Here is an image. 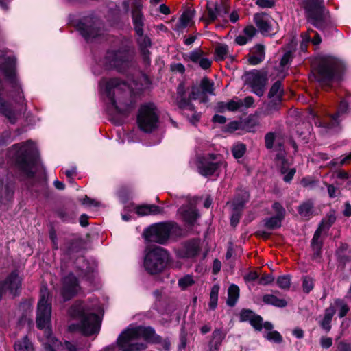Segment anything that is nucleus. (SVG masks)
Returning a JSON list of instances; mask_svg holds the SVG:
<instances>
[{
	"label": "nucleus",
	"mask_w": 351,
	"mask_h": 351,
	"mask_svg": "<svg viewBox=\"0 0 351 351\" xmlns=\"http://www.w3.org/2000/svg\"><path fill=\"white\" fill-rule=\"evenodd\" d=\"M49 292L46 287H42L40 293L36 311V326L40 329H45V337L43 339V344L49 351H55L62 346V343L53 337L51 330L49 328L51 322V306L49 300Z\"/></svg>",
	"instance_id": "obj_1"
},
{
	"label": "nucleus",
	"mask_w": 351,
	"mask_h": 351,
	"mask_svg": "<svg viewBox=\"0 0 351 351\" xmlns=\"http://www.w3.org/2000/svg\"><path fill=\"white\" fill-rule=\"evenodd\" d=\"M143 338L148 343H154L159 339L154 329L152 327L136 326L128 328L119 336L117 343L121 351H143L147 348V345L142 342H134L135 340Z\"/></svg>",
	"instance_id": "obj_2"
},
{
	"label": "nucleus",
	"mask_w": 351,
	"mask_h": 351,
	"mask_svg": "<svg viewBox=\"0 0 351 351\" xmlns=\"http://www.w3.org/2000/svg\"><path fill=\"white\" fill-rule=\"evenodd\" d=\"M99 86H105L106 93L119 112L125 113L133 108L131 104H129L124 100L125 94L123 92L128 88L125 83L121 82L117 79L103 80L99 83Z\"/></svg>",
	"instance_id": "obj_3"
},
{
	"label": "nucleus",
	"mask_w": 351,
	"mask_h": 351,
	"mask_svg": "<svg viewBox=\"0 0 351 351\" xmlns=\"http://www.w3.org/2000/svg\"><path fill=\"white\" fill-rule=\"evenodd\" d=\"M71 317L80 319V330L86 335L97 333L100 328L101 320L95 313H89L82 302L75 303L69 310Z\"/></svg>",
	"instance_id": "obj_4"
},
{
	"label": "nucleus",
	"mask_w": 351,
	"mask_h": 351,
	"mask_svg": "<svg viewBox=\"0 0 351 351\" xmlns=\"http://www.w3.org/2000/svg\"><path fill=\"white\" fill-rule=\"evenodd\" d=\"M169 260L167 252L160 247L149 248L146 254L144 267L152 274L160 272Z\"/></svg>",
	"instance_id": "obj_5"
},
{
	"label": "nucleus",
	"mask_w": 351,
	"mask_h": 351,
	"mask_svg": "<svg viewBox=\"0 0 351 351\" xmlns=\"http://www.w3.org/2000/svg\"><path fill=\"white\" fill-rule=\"evenodd\" d=\"M176 228L173 222H161L153 224L147 228L143 236L148 242L165 244L169 238L171 232Z\"/></svg>",
	"instance_id": "obj_6"
},
{
	"label": "nucleus",
	"mask_w": 351,
	"mask_h": 351,
	"mask_svg": "<svg viewBox=\"0 0 351 351\" xmlns=\"http://www.w3.org/2000/svg\"><path fill=\"white\" fill-rule=\"evenodd\" d=\"M302 7L308 21L316 27L322 28L326 17L324 0H304Z\"/></svg>",
	"instance_id": "obj_7"
},
{
	"label": "nucleus",
	"mask_w": 351,
	"mask_h": 351,
	"mask_svg": "<svg viewBox=\"0 0 351 351\" xmlns=\"http://www.w3.org/2000/svg\"><path fill=\"white\" fill-rule=\"evenodd\" d=\"M158 119L156 108L153 104H145L140 108L137 123L141 130L145 132H152L156 128Z\"/></svg>",
	"instance_id": "obj_8"
},
{
	"label": "nucleus",
	"mask_w": 351,
	"mask_h": 351,
	"mask_svg": "<svg viewBox=\"0 0 351 351\" xmlns=\"http://www.w3.org/2000/svg\"><path fill=\"white\" fill-rule=\"evenodd\" d=\"M23 155L19 161L22 171L27 177H32L36 169V161L33 158L34 146L33 143L28 141L21 147Z\"/></svg>",
	"instance_id": "obj_9"
},
{
	"label": "nucleus",
	"mask_w": 351,
	"mask_h": 351,
	"mask_svg": "<svg viewBox=\"0 0 351 351\" xmlns=\"http://www.w3.org/2000/svg\"><path fill=\"white\" fill-rule=\"evenodd\" d=\"M244 80L252 88L254 93L259 97L263 95L267 82L266 73L256 70L247 72L244 75Z\"/></svg>",
	"instance_id": "obj_10"
},
{
	"label": "nucleus",
	"mask_w": 351,
	"mask_h": 351,
	"mask_svg": "<svg viewBox=\"0 0 351 351\" xmlns=\"http://www.w3.org/2000/svg\"><path fill=\"white\" fill-rule=\"evenodd\" d=\"M177 104L182 110L183 114L187 117L192 124L197 123L200 118V114L194 110L193 106L191 104L190 100L184 97V86L180 84L178 87Z\"/></svg>",
	"instance_id": "obj_11"
},
{
	"label": "nucleus",
	"mask_w": 351,
	"mask_h": 351,
	"mask_svg": "<svg viewBox=\"0 0 351 351\" xmlns=\"http://www.w3.org/2000/svg\"><path fill=\"white\" fill-rule=\"evenodd\" d=\"M221 167H226V163L218 158V156L210 154L204 157L198 165L199 172L204 176L213 175Z\"/></svg>",
	"instance_id": "obj_12"
},
{
	"label": "nucleus",
	"mask_w": 351,
	"mask_h": 351,
	"mask_svg": "<svg viewBox=\"0 0 351 351\" xmlns=\"http://www.w3.org/2000/svg\"><path fill=\"white\" fill-rule=\"evenodd\" d=\"M130 56L126 51H108L105 57V64L108 67H114L122 71L128 65Z\"/></svg>",
	"instance_id": "obj_13"
},
{
	"label": "nucleus",
	"mask_w": 351,
	"mask_h": 351,
	"mask_svg": "<svg viewBox=\"0 0 351 351\" xmlns=\"http://www.w3.org/2000/svg\"><path fill=\"white\" fill-rule=\"evenodd\" d=\"M77 27L80 34L86 40L96 38L100 32L99 21L90 16L82 19L79 22Z\"/></svg>",
	"instance_id": "obj_14"
},
{
	"label": "nucleus",
	"mask_w": 351,
	"mask_h": 351,
	"mask_svg": "<svg viewBox=\"0 0 351 351\" xmlns=\"http://www.w3.org/2000/svg\"><path fill=\"white\" fill-rule=\"evenodd\" d=\"M337 60L331 57L323 58L319 62L317 68L318 77L319 81H330L337 69Z\"/></svg>",
	"instance_id": "obj_15"
},
{
	"label": "nucleus",
	"mask_w": 351,
	"mask_h": 351,
	"mask_svg": "<svg viewBox=\"0 0 351 351\" xmlns=\"http://www.w3.org/2000/svg\"><path fill=\"white\" fill-rule=\"evenodd\" d=\"M142 8L141 0H133L132 3V19L137 35H142L143 33L145 18L142 13Z\"/></svg>",
	"instance_id": "obj_16"
},
{
	"label": "nucleus",
	"mask_w": 351,
	"mask_h": 351,
	"mask_svg": "<svg viewBox=\"0 0 351 351\" xmlns=\"http://www.w3.org/2000/svg\"><path fill=\"white\" fill-rule=\"evenodd\" d=\"M78 280L72 274H69L62 280V295L64 300H69L78 291Z\"/></svg>",
	"instance_id": "obj_17"
},
{
	"label": "nucleus",
	"mask_w": 351,
	"mask_h": 351,
	"mask_svg": "<svg viewBox=\"0 0 351 351\" xmlns=\"http://www.w3.org/2000/svg\"><path fill=\"white\" fill-rule=\"evenodd\" d=\"M254 22L263 34L269 35L274 33L273 25L274 21L268 14L265 13L254 14Z\"/></svg>",
	"instance_id": "obj_18"
},
{
	"label": "nucleus",
	"mask_w": 351,
	"mask_h": 351,
	"mask_svg": "<svg viewBox=\"0 0 351 351\" xmlns=\"http://www.w3.org/2000/svg\"><path fill=\"white\" fill-rule=\"evenodd\" d=\"M283 94L284 90L282 88L281 82L280 81L276 82L271 87L268 94L269 99L268 108L269 111L278 109V106L282 101Z\"/></svg>",
	"instance_id": "obj_19"
},
{
	"label": "nucleus",
	"mask_w": 351,
	"mask_h": 351,
	"mask_svg": "<svg viewBox=\"0 0 351 351\" xmlns=\"http://www.w3.org/2000/svg\"><path fill=\"white\" fill-rule=\"evenodd\" d=\"M276 162L278 166L280 167L282 174H285L283 178L284 181L290 182L295 173V169H289V163L285 159V152H280L276 157Z\"/></svg>",
	"instance_id": "obj_20"
},
{
	"label": "nucleus",
	"mask_w": 351,
	"mask_h": 351,
	"mask_svg": "<svg viewBox=\"0 0 351 351\" xmlns=\"http://www.w3.org/2000/svg\"><path fill=\"white\" fill-rule=\"evenodd\" d=\"M200 250L199 241L191 240L185 243L178 250V256L181 258H191L196 256Z\"/></svg>",
	"instance_id": "obj_21"
},
{
	"label": "nucleus",
	"mask_w": 351,
	"mask_h": 351,
	"mask_svg": "<svg viewBox=\"0 0 351 351\" xmlns=\"http://www.w3.org/2000/svg\"><path fill=\"white\" fill-rule=\"evenodd\" d=\"M265 47L263 45L258 44L251 48L247 56V60L250 64L257 65L265 60Z\"/></svg>",
	"instance_id": "obj_22"
},
{
	"label": "nucleus",
	"mask_w": 351,
	"mask_h": 351,
	"mask_svg": "<svg viewBox=\"0 0 351 351\" xmlns=\"http://www.w3.org/2000/svg\"><path fill=\"white\" fill-rule=\"evenodd\" d=\"M227 13L228 11L226 8L224 12H221L216 3L208 2L206 3V14L202 19L208 24L215 21L218 17L224 19V15Z\"/></svg>",
	"instance_id": "obj_23"
},
{
	"label": "nucleus",
	"mask_w": 351,
	"mask_h": 351,
	"mask_svg": "<svg viewBox=\"0 0 351 351\" xmlns=\"http://www.w3.org/2000/svg\"><path fill=\"white\" fill-rule=\"evenodd\" d=\"M178 214L189 225H193L199 217L197 210L191 205L181 206L178 209Z\"/></svg>",
	"instance_id": "obj_24"
},
{
	"label": "nucleus",
	"mask_w": 351,
	"mask_h": 351,
	"mask_svg": "<svg viewBox=\"0 0 351 351\" xmlns=\"http://www.w3.org/2000/svg\"><path fill=\"white\" fill-rule=\"evenodd\" d=\"M226 335V333L222 330L215 329L212 333L211 339L208 343V351H219Z\"/></svg>",
	"instance_id": "obj_25"
},
{
	"label": "nucleus",
	"mask_w": 351,
	"mask_h": 351,
	"mask_svg": "<svg viewBox=\"0 0 351 351\" xmlns=\"http://www.w3.org/2000/svg\"><path fill=\"white\" fill-rule=\"evenodd\" d=\"M348 108V103L346 101H342L339 104L337 112L331 115L329 117L330 121L324 122V127L326 128H333L335 126L338 125L339 121L338 120V118L340 117V115L344 114L346 112Z\"/></svg>",
	"instance_id": "obj_26"
},
{
	"label": "nucleus",
	"mask_w": 351,
	"mask_h": 351,
	"mask_svg": "<svg viewBox=\"0 0 351 351\" xmlns=\"http://www.w3.org/2000/svg\"><path fill=\"white\" fill-rule=\"evenodd\" d=\"M163 209L154 204H143L136 208V213L139 216L156 215L162 213Z\"/></svg>",
	"instance_id": "obj_27"
},
{
	"label": "nucleus",
	"mask_w": 351,
	"mask_h": 351,
	"mask_svg": "<svg viewBox=\"0 0 351 351\" xmlns=\"http://www.w3.org/2000/svg\"><path fill=\"white\" fill-rule=\"evenodd\" d=\"M324 221H322L318 228L315 231L311 241V246L317 254H319L322 247V241L320 239L321 234L324 230Z\"/></svg>",
	"instance_id": "obj_28"
},
{
	"label": "nucleus",
	"mask_w": 351,
	"mask_h": 351,
	"mask_svg": "<svg viewBox=\"0 0 351 351\" xmlns=\"http://www.w3.org/2000/svg\"><path fill=\"white\" fill-rule=\"evenodd\" d=\"M335 313V309L332 306H330L325 310L324 318L320 322V326L326 332H329L331 329L330 324Z\"/></svg>",
	"instance_id": "obj_29"
},
{
	"label": "nucleus",
	"mask_w": 351,
	"mask_h": 351,
	"mask_svg": "<svg viewBox=\"0 0 351 351\" xmlns=\"http://www.w3.org/2000/svg\"><path fill=\"white\" fill-rule=\"evenodd\" d=\"M193 14L191 12H185L180 16L179 21L175 25L174 29L176 31H182L186 27L189 26L191 23Z\"/></svg>",
	"instance_id": "obj_30"
},
{
	"label": "nucleus",
	"mask_w": 351,
	"mask_h": 351,
	"mask_svg": "<svg viewBox=\"0 0 351 351\" xmlns=\"http://www.w3.org/2000/svg\"><path fill=\"white\" fill-rule=\"evenodd\" d=\"M14 351H34V348L27 337H23L16 341L14 346Z\"/></svg>",
	"instance_id": "obj_31"
},
{
	"label": "nucleus",
	"mask_w": 351,
	"mask_h": 351,
	"mask_svg": "<svg viewBox=\"0 0 351 351\" xmlns=\"http://www.w3.org/2000/svg\"><path fill=\"white\" fill-rule=\"evenodd\" d=\"M263 301L267 304L273 305L276 307H285L287 302L285 299L278 298L272 294H266L263 297Z\"/></svg>",
	"instance_id": "obj_32"
},
{
	"label": "nucleus",
	"mask_w": 351,
	"mask_h": 351,
	"mask_svg": "<svg viewBox=\"0 0 351 351\" xmlns=\"http://www.w3.org/2000/svg\"><path fill=\"white\" fill-rule=\"evenodd\" d=\"M138 36H139L138 42L141 49L143 58L146 61L149 60V52L147 49V47L151 46V40L148 37L144 36L143 34L142 35Z\"/></svg>",
	"instance_id": "obj_33"
},
{
	"label": "nucleus",
	"mask_w": 351,
	"mask_h": 351,
	"mask_svg": "<svg viewBox=\"0 0 351 351\" xmlns=\"http://www.w3.org/2000/svg\"><path fill=\"white\" fill-rule=\"evenodd\" d=\"M0 112L5 115L11 123H14L16 119L15 112L12 110L8 105L0 97Z\"/></svg>",
	"instance_id": "obj_34"
},
{
	"label": "nucleus",
	"mask_w": 351,
	"mask_h": 351,
	"mask_svg": "<svg viewBox=\"0 0 351 351\" xmlns=\"http://www.w3.org/2000/svg\"><path fill=\"white\" fill-rule=\"evenodd\" d=\"M228 298L227 300V304L230 306H233L239 295V289L235 285H232L228 288Z\"/></svg>",
	"instance_id": "obj_35"
},
{
	"label": "nucleus",
	"mask_w": 351,
	"mask_h": 351,
	"mask_svg": "<svg viewBox=\"0 0 351 351\" xmlns=\"http://www.w3.org/2000/svg\"><path fill=\"white\" fill-rule=\"evenodd\" d=\"M229 55V48L226 45L220 44L215 47V59L217 61H221L228 58Z\"/></svg>",
	"instance_id": "obj_36"
},
{
	"label": "nucleus",
	"mask_w": 351,
	"mask_h": 351,
	"mask_svg": "<svg viewBox=\"0 0 351 351\" xmlns=\"http://www.w3.org/2000/svg\"><path fill=\"white\" fill-rule=\"evenodd\" d=\"M219 291V287L217 285H213L211 288L210 293L209 307L212 310H215L217 306Z\"/></svg>",
	"instance_id": "obj_37"
},
{
	"label": "nucleus",
	"mask_w": 351,
	"mask_h": 351,
	"mask_svg": "<svg viewBox=\"0 0 351 351\" xmlns=\"http://www.w3.org/2000/svg\"><path fill=\"white\" fill-rule=\"evenodd\" d=\"M200 87L204 93L214 95V83L207 77H204L200 82Z\"/></svg>",
	"instance_id": "obj_38"
},
{
	"label": "nucleus",
	"mask_w": 351,
	"mask_h": 351,
	"mask_svg": "<svg viewBox=\"0 0 351 351\" xmlns=\"http://www.w3.org/2000/svg\"><path fill=\"white\" fill-rule=\"evenodd\" d=\"M228 110L230 112H235L237 110H243V100L239 99L238 97H234L232 99L228 101Z\"/></svg>",
	"instance_id": "obj_39"
},
{
	"label": "nucleus",
	"mask_w": 351,
	"mask_h": 351,
	"mask_svg": "<svg viewBox=\"0 0 351 351\" xmlns=\"http://www.w3.org/2000/svg\"><path fill=\"white\" fill-rule=\"evenodd\" d=\"M313 207V203L308 201L299 206L298 212L302 217H307L311 215Z\"/></svg>",
	"instance_id": "obj_40"
},
{
	"label": "nucleus",
	"mask_w": 351,
	"mask_h": 351,
	"mask_svg": "<svg viewBox=\"0 0 351 351\" xmlns=\"http://www.w3.org/2000/svg\"><path fill=\"white\" fill-rule=\"evenodd\" d=\"M282 217L279 216L272 217L265 221V226L271 230L278 228L281 226V221L282 220Z\"/></svg>",
	"instance_id": "obj_41"
},
{
	"label": "nucleus",
	"mask_w": 351,
	"mask_h": 351,
	"mask_svg": "<svg viewBox=\"0 0 351 351\" xmlns=\"http://www.w3.org/2000/svg\"><path fill=\"white\" fill-rule=\"evenodd\" d=\"M264 337L268 341L276 343H281L283 341L282 335L276 330L267 332L264 335Z\"/></svg>",
	"instance_id": "obj_42"
},
{
	"label": "nucleus",
	"mask_w": 351,
	"mask_h": 351,
	"mask_svg": "<svg viewBox=\"0 0 351 351\" xmlns=\"http://www.w3.org/2000/svg\"><path fill=\"white\" fill-rule=\"evenodd\" d=\"M204 56V52L200 49H196L189 54V58L195 63H198Z\"/></svg>",
	"instance_id": "obj_43"
},
{
	"label": "nucleus",
	"mask_w": 351,
	"mask_h": 351,
	"mask_svg": "<svg viewBox=\"0 0 351 351\" xmlns=\"http://www.w3.org/2000/svg\"><path fill=\"white\" fill-rule=\"evenodd\" d=\"M194 284V280L192 276L187 275L178 280L179 286L184 289Z\"/></svg>",
	"instance_id": "obj_44"
},
{
	"label": "nucleus",
	"mask_w": 351,
	"mask_h": 351,
	"mask_svg": "<svg viewBox=\"0 0 351 351\" xmlns=\"http://www.w3.org/2000/svg\"><path fill=\"white\" fill-rule=\"evenodd\" d=\"M246 150L245 146L243 144H238L234 145L232 149V152L234 158H240L245 154Z\"/></svg>",
	"instance_id": "obj_45"
},
{
	"label": "nucleus",
	"mask_w": 351,
	"mask_h": 351,
	"mask_svg": "<svg viewBox=\"0 0 351 351\" xmlns=\"http://www.w3.org/2000/svg\"><path fill=\"white\" fill-rule=\"evenodd\" d=\"M277 284L280 288L288 289L290 287L291 280L289 276H282L277 279Z\"/></svg>",
	"instance_id": "obj_46"
},
{
	"label": "nucleus",
	"mask_w": 351,
	"mask_h": 351,
	"mask_svg": "<svg viewBox=\"0 0 351 351\" xmlns=\"http://www.w3.org/2000/svg\"><path fill=\"white\" fill-rule=\"evenodd\" d=\"M256 314L251 310L243 309L240 313V320L241 322H250Z\"/></svg>",
	"instance_id": "obj_47"
},
{
	"label": "nucleus",
	"mask_w": 351,
	"mask_h": 351,
	"mask_svg": "<svg viewBox=\"0 0 351 351\" xmlns=\"http://www.w3.org/2000/svg\"><path fill=\"white\" fill-rule=\"evenodd\" d=\"M277 135L274 132H269L265 136V146L268 149L274 147V142L276 140Z\"/></svg>",
	"instance_id": "obj_48"
},
{
	"label": "nucleus",
	"mask_w": 351,
	"mask_h": 351,
	"mask_svg": "<svg viewBox=\"0 0 351 351\" xmlns=\"http://www.w3.org/2000/svg\"><path fill=\"white\" fill-rule=\"evenodd\" d=\"M335 304L339 306V316L342 318L348 313L349 307L348 305L341 300H335Z\"/></svg>",
	"instance_id": "obj_49"
},
{
	"label": "nucleus",
	"mask_w": 351,
	"mask_h": 351,
	"mask_svg": "<svg viewBox=\"0 0 351 351\" xmlns=\"http://www.w3.org/2000/svg\"><path fill=\"white\" fill-rule=\"evenodd\" d=\"M250 323L256 330L260 331L263 328V319L260 315H255Z\"/></svg>",
	"instance_id": "obj_50"
},
{
	"label": "nucleus",
	"mask_w": 351,
	"mask_h": 351,
	"mask_svg": "<svg viewBox=\"0 0 351 351\" xmlns=\"http://www.w3.org/2000/svg\"><path fill=\"white\" fill-rule=\"evenodd\" d=\"M303 290L306 293H309L313 288V280L310 278H304L302 282Z\"/></svg>",
	"instance_id": "obj_51"
},
{
	"label": "nucleus",
	"mask_w": 351,
	"mask_h": 351,
	"mask_svg": "<svg viewBox=\"0 0 351 351\" xmlns=\"http://www.w3.org/2000/svg\"><path fill=\"white\" fill-rule=\"evenodd\" d=\"M292 59V55L290 51L286 52L284 56H282L280 65L282 69H284L291 60Z\"/></svg>",
	"instance_id": "obj_52"
},
{
	"label": "nucleus",
	"mask_w": 351,
	"mask_h": 351,
	"mask_svg": "<svg viewBox=\"0 0 351 351\" xmlns=\"http://www.w3.org/2000/svg\"><path fill=\"white\" fill-rule=\"evenodd\" d=\"M256 5L262 8H269L274 5V0H256Z\"/></svg>",
	"instance_id": "obj_53"
},
{
	"label": "nucleus",
	"mask_w": 351,
	"mask_h": 351,
	"mask_svg": "<svg viewBox=\"0 0 351 351\" xmlns=\"http://www.w3.org/2000/svg\"><path fill=\"white\" fill-rule=\"evenodd\" d=\"M243 33L250 39V40L253 38V36L256 34V28L252 25L247 26L244 29Z\"/></svg>",
	"instance_id": "obj_54"
},
{
	"label": "nucleus",
	"mask_w": 351,
	"mask_h": 351,
	"mask_svg": "<svg viewBox=\"0 0 351 351\" xmlns=\"http://www.w3.org/2000/svg\"><path fill=\"white\" fill-rule=\"evenodd\" d=\"M332 344V339L330 337H322L320 339V345L322 348H329Z\"/></svg>",
	"instance_id": "obj_55"
},
{
	"label": "nucleus",
	"mask_w": 351,
	"mask_h": 351,
	"mask_svg": "<svg viewBox=\"0 0 351 351\" xmlns=\"http://www.w3.org/2000/svg\"><path fill=\"white\" fill-rule=\"evenodd\" d=\"M273 209L276 213V215L284 218L285 210L280 204L276 202L273 204Z\"/></svg>",
	"instance_id": "obj_56"
},
{
	"label": "nucleus",
	"mask_w": 351,
	"mask_h": 351,
	"mask_svg": "<svg viewBox=\"0 0 351 351\" xmlns=\"http://www.w3.org/2000/svg\"><path fill=\"white\" fill-rule=\"evenodd\" d=\"M246 202V199L243 200H237L234 199L232 202H230L231 206L233 208V209L237 212V210L242 208Z\"/></svg>",
	"instance_id": "obj_57"
},
{
	"label": "nucleus",
	"mask_w": 351,
	"mask_h": 351,
	"mask_svg": "<svg viewBox=\"0 0 351 351\" xmlns=\"http://www.w3.org/2000/svg\"><path fill=\"white\" fill-rule=\"evenodd\" d=\"M204 93L201 92L197 87H193L189 95L190 99H200Z\"/></svg>",
	"instance_id": "obj_58"
},
{
	"label": "nucleus",
	"mask_w": 351,
	"mask_h": 351,
	"mask_svg": "<svg viewBox=\"0 0 351 351\" xmlns=\"http://www.w3.org/2000/svg\"><path fill=\"white\" fill-rule=\"evenodd\" d=\"M199 66L203 69H208L211 66V61L208 58L204 56L199 62Z\"/></svg>",
	"instance_id": "obj_59"
},
{
	"label": "nucleus",
	"mask_w": 351,
	"mask_h": 351,
	"mask_svg": "<svg viewBox=\"0 0 351 351\" xmlns=\"http://www.w3.org/2000/svg\"><path fill=\"white\" fill-rule=\"evenodd\" d=\"M159 339L157 341H154V343L160 344L162 348L165 350H169L170 343L168 339H163L160 335Z\"/></svg>",
	"instance_id": "obj_60"
},
{
	"label": "nucleus",
	"mask_w": 351,
	"mask_h": 351,
	"mask_svg": "<svg viewBox=\"0 0 351 351\" xmlns=\"http://www.w3.org/2000/svg\"><path fill=\"white\" fill-rule=\"evenodd\" d=\"M274 280V278L271 275L263 276L260 279L258 283L261 285H266L271 283Z\"/></svg>",
	"instance_id": "obj_61"
},
{
	"label": "nucleus",
	"mask_w": 351,
	"mask_h": 351,
	"mask_svg": "<svg viewBox=\"0 0 351 351\" xmlns=\"http://www.w3.org/2000/svg\"><path fill=\"white\" fill-rule=\"evenodd\" d=\"M248 41H250V39L243 33L239 34L235 38L236 43L239 45H245Z\"/></svg>",
	"instance_id": "obj_62"
},
{
	"label": "nucleus",
	"mask_w": 351,
	"mask_h": 351,
	"mask_svg": "<svg viewBox=\"0 0 351 351\" xmlns=\"http://www.w3.org/2000/svg\"><path fill=\"white\" fill-rule=\"evenodd\" d=\"M338 351H351V345L344 341H340L337 345Z\"/></svg>",
	"instance_id": "obj_63"
},
{
	"label": "nucleus",
	"mask_w": 351,
	"mask_h": 351,
	"mask_svg": "<svg viewBox=\"0 0 351 351\" xmlns=\"http://www.w3.org/2000/svg\"><path fill=\"white\" fill-rule=\"evenodd\" d=\"M254 98L251 96L246 97L243 100V108H248L250 107H252L254 104Z\"/></svg>",
	"instance_id": "obj_64"
}]
</instances>
